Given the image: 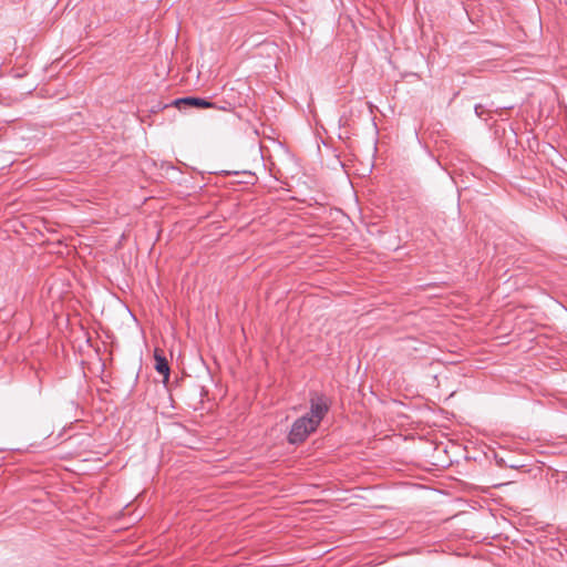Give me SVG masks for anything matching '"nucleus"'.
Wrapping results in <instances>:
<instances>
[{
  "instance_id": "nucleus-4",
  "label": "nucleus",
  "mask_w": 567,
  "mask_h": 567,
  "mask_svg": "<svg viewBox=\"0 0 567 567\" xmlns=\"http://www.w3.org/2000/svg\"><path fill=\"white\" fill-rule=\"evenodd\" d=\"M154 359H155V370L157 371V373L164 375L165 381L168 380L169 364H168V361L165 358V355L158 353V351L155 350Z\"/></svg>"
},
{
  "instance_id": "nucleus-1",
  "label": "nucleus",
  "mask_w": 567,
  "mask_h": 567,
  "mask_svg": "<svg viewBox=\"0 0 567 567\" xmlns=\"http://www.w3.org/2000/svg\"><path fill=\"white\" fill-rule=\"evenodd\" d=\"M318 429L309 414L298 417L291 425L287 440L290 444L298 445L307 440V437Z\"/></svg>"
},
{
  "instance_id": "nucleus-6",
  "label": "nucleus",
  "mask_w": 567,
  "mask_h": 567,
  "mask_svg": "<svg viewBox=\"0 0 567 567\" xmlns=\"http://www.w3.org/2000/svg\"><path fill=\"white\" fill-rule=\"evenodd\" d=\"M463 9H464V11H465L466 13H468V7H467V6H464V7H463Z\"/></svg>"
},
{
  "instance_id": "nucleus-2",
  "label": "nucleus",
  "mask_w": 567,
  "mask_h": 567,
  "mask_svg": "<svg viewBox=\"0 0 567 567\" xmlns=\"http://www.w3.org/2000/svg\"><path fill=\"white\" fill-rule=\"evenodd\" d=\"M310 419L319 426L320 422L329 411L328 400L324 394L312 392L310 394Z\"/></svg>"
},
{
  "instance_id": "nucleus-5",
  "label": "nucleus",
  "mask_w": 567,
  "mask_h": 567,
  "mask_svg": "<svg viewBox=\"0 0 567 567\" xmlns=\"http://www.w3.org/2000/svg\"><path fill=\"white\" fill-rule=\"evenodd\" d=\"M474 111L478 117H483V115L486 113L485 106L482 104H476Z\"/></svg>"
},
{
  "instance_id": "nucleus-3",
  "label": "nucleus",
  "mask_w": 567,
  "mask_h": 567,
  "mask_svg": "<svg viewBox=\"0 0 567 567\" xmlns=\"http://www.w3.org/2000/svg\"><path fill=\"white\" fill-rule=\"evenodd\" d=\"M175 106L181 109L182 106L195 107V109H214L215 104L207 99L199 96H185L175 99L171 104H166L167 106Z\"/></svg>"
}]
</instances>
